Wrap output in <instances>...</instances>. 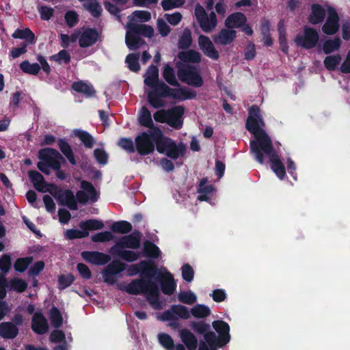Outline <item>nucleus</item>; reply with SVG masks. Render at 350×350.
Returning a JSON list of instances; mask_svg holds the SVG:
<instances>
[{"mask_svg":"<svg viewBox=\"0 0 350 350\" xmlns=\"http://www.w3.org/2000/svg\"><path fill=\"white\" fill-rule=\"evenodd\" d=\"M246 129L254 136L250 142L251 152L255 159L260 164L265 159H269L271 168L276 176L282 180L286 176L283 163L275 154L271 140L265 131V122L259 107L252 106L249 109Z\"/></svg>","mask_w":350,"mask_h":350,"instance_id":"f257e3e1","label":"nucleus"},{"mask_svg":"<svg viewBox=\"0 0 350 350\" xmlns=\"http://www.w3.org/2000/svg\"><path fill=\"white\" fill-rule=\"evenodd\" d=\"M120 288L129 294H144L154 309L162 308V303L159 299L158 286L150 279L135 280L128 284L120 285Z\"/></svg>","mask_w":350,"mask_h":350,"instance_id":"f03ea898","label":"nucleus"},{"mask_svg":"<svg viewBox=\"0 0 350 350\" xmlns=\"http://www.w3.org/2000/svg\"><path fill=\"white\" fill-rule=\"evenodd\" d=\"M29 177L33 185V187L40 191L49 192L55 198H58L60 202L68 206L71 209H76L77 206L74 199L73 193L70 191H61L57 194L56 187L53 185H46L44 181L43 176L38 172L30 171Z\"/></svg>","mask_w":350,"mask_h":350,"instance_id":"7ed1b4c3","label":"nucleus"},{"mask_svg":"<svg viewBox=\"0 0 350 350\" xmlns=\"http://www.w3.org/2000/svg\"><path fill=\"white\" fill-rule=\"evenodd\" d=\"M151 18V14L149 12L145 10H138L134 12L129 17V23L127 24L128 30L126 34V44L130 50H135L139 49L145 44L144 40L138 39L136 42H134L135 38V27L139 25L138 23L148 21Z\"/></svg>","mask_w":350,"mask_h":350,"instance_id":"20e7f679","label":"nucleus"},{"mask_svg":"<svg viewBox=\"0 0 350 350\" xmlns=\"http://www.w3.org/2000/svg\"><path fill=\"white\" fill-rule=\"evenodd\" d=\"M159 70L154 66H150L144 75V83L151 90H146L150 104L154 108H159L164 105V102L157 94L159 90L157 87L162 82H159Z\"/></svg>","mask_w":350,"mask_h":350,"instance_id":"39448f33","label":"nucleus"},{"mask_svg":"<svg viewBox=\"0 0 350 350\" xmlns=\"http://www.w3.org/2000/svg\"><path fill=\"white\" fill-rule=\"evenodd\" d=\"M40 161L38 163V167L42 172L49 174L50 170H57L61 163L64 161V158L55 150L52 148H44L39 151Z\"/></svg>","mask_w":350,"mask_h":350,"instance_id":"423d86ee","label":"nucleus"},{"mask_svg":"<svg viewBox=\"0 0 350 350\" xmlns=\"http://www.w3.org/2000/svg\"><path fill=\"white\" fill-rule=\"evenodd\" d=\"M161 131L154 129L149 133H142L135 138L136 150L140 154H148L154 148V144L157 148V142L161 138Z\"/></svg>","mask_w":350,"mask_h":350,"instance_id":"0eeeda50","label":"nucleus"},{"mask_svg":"<svg viewBox=\"0 0 350 350\" xmlns=\"http://www.w3.org/2000/svg\"><path fill=\"white\" fill-rule=\"evenodd\" d=\"M319 39V33L315 28L305 25L295 36L293 42L297 46L309 50L318 45Z\"/></svg>","mask_w":350,"mask_h":350,"instance_id":"6e6552de","label":"nucleus"},{"mask_svg":"<svg viewBox=\"0 0 350 350\" xmlns=\"http://www.w3.org/2000/svg\"><path fill=\"white\" fill-rule=\"evenodd\" d=\"M184 111L183 107L177 106L167 111H157L154 114V118L157 122H165L171 126L180 128L183 124L182 116Z\"/></svg>","mask_w":350,"mask_h":350,"instance_id":"1a4fd4ad","label":"nucleus"},{"mask_svg":"<svg viewBox=\"0 0 350 350\" xmlns=\"http://www.w3.org/2000/svg\"><path fill=\"white\" fill-rule=\"evenodd\" d=\"M157 151L171 159H176L184 155L185 146L183 143L176 144L170 138L163 137L161 134V138L157 142Z\"/></svg>","mask_w":350,"mask_h":350,"instance_id":"9d476101","label":"nucleus"},{"mask_svg":"<svg viewBox=\"0 0 350 350\" xmlns=\"http://www.w3.org/2000/svg\"><path fill=\"white\" fill-rule=\"evenodd\" d=\"M195 16L200 28L204 32H211L216 28L217 19L214 12L208 14L202 5H197L195 8Z\"/></svg>","mask_w":350,"mask_h":350,"instance_id":"9b49d317","label":"nucleus"},{"mask_svg":"<svg viewBox=\"0 0 350 350\" xmlns=\"http://www.w3.org/2000/svg\"><path fill=\"white\" fill-rule=\"evenodd\" d=\"M157 88L159 90L160 97H171L182 100L193 98L196 95V92L190 89L170 88L164 83L159 84Z\"/></svg>","mask_w":350,"mask_h":350,"instance_id":"f8f14e48","label":"nucleus"},{"mask_svg":"<svg viewBox=\"0 0 350 350\" xmlns=\"http://www.w3.org/2000/svg\"><path fill=\"white\" fill-rule=\"evenodd\" d=\"M189 317L190 311L183 305H174L167 311L157 315V319L162 321L177 319H188Z\"/></svg>","mask_w":350,"mask_h":350,"instance_id":"ddd939ff","label":"nucleus"},{"mask_svg":"<svg viewBox=\"0 0 350 350\" xmlns=\"http://www.w3.org/2000/svg\"><path fill=\"white\" fill-rule=\"evenodd\" d=\"M327 16L322 26V31L326 35H334L339 29V16L336 10L330 5L326 6Z\"/></svg>","mask_w":350,"mask_h":350,"instance_id":"4468645a","label":"nucleus"},{"mask_svg":"<svg viewBox=\"0 0 350 350\" xmlns=\"http://www.w3.org/2000/svg\"><path fill=\"white\" fill-rule=\"evenodd\" d=\"M212 326L218 334L216 340L218 347H221L229 342L230 340V326L227 323L224 321L216 320L213 321Z\"/></svg>","mask_w":350,"mask_h":350,"instance_id":"2eb2a0df","label":"nucleus"},{"mask_svg":"<svg viewBox=\"0 0 350 350\" xmlns=\"http://www.w3.org/2000/svg\"><path fill=\"white\" fill-rule=\"evenodd\" d=\"M327 4L323 6L317 3H312L310 6V12L308 17V22L313 25L322 23L327 12Z\"/></svg>","mask_w":350,"mask_h":350,"instance_id":"dca6fc26","label":"nucleus"},{"mask_svg":"<svg viewBox=\"0 0 350 350\" xmlns=\"http://www.w3.org/2000/svg\"><path fill=\"white\" fill-rule=\"evenodd\" d=\"M198 43L199 48L205 55L213 59H217L219 57V53L209 38L200 35L198 37Z\"/></svg>","mask_w":350,"mask_h":350,"instance_id":"f3484780","label":"nucleus"},{"mask_svg":"<svg viewBox=\"0 0 350 350\" xmlns=\"http://www.w3.org/2000/svg\"><path fill=\"white\" fill-rule=\"evenodd\" d=\"M80 202H94L97 199V193L93 186L88 182L81 183V189L77 193Z\"/></svg>","mask_w":350,"mask_h":350,"instance_id":"a211bd4d","label":"nucleus"},{"mask_svg":"<svg viewBox=\"0 0 350 350\" xmlns=\"http://www.w3.org/2000/svg\"><path fill=\"white\" fill-rule=\"evenodd\" d=\"M141 238L142 235L140 233L134 232L132 234L123 237L113 246H118V249H136L140 245Z\"/></svg>","mask_w":350,"mask_h":350,"instance_id":"6ab92c4d","label":"nucleus"},{"mask_svg":"<svg viewBox=\"0 0 350 350\" xmlns=\"http://www.w3.org/2000/svg\"><path fill=\"white\" fill-rule=\"evenodd\" d=\"M160 273L162 275L161 282L162 292L168 295L173 294L176 290V284L172 275L164 268L161 269Z\"/></svg>","mask_w":350,"mask_h":350,"instance_id":"aec40b11","label":"nucleus"},{"mask_svg":"<svg viewBox=\"0 0 350 350\" xmlns=\"http://www.w3.org/2000/svg\"><path fill=\"white\" fill-rule=\"evenodd\" d=\"M79 45L81 47H88L96 42L98 33L92 29H83L79 31Z\"/></svg>","mask_w":350,"mask_h":350,"instance_id":"412c9836","label":"nucleus"},{"mask_svg":"<svg viewBox=\"0 0 350 350\" xmlns=\"http://www.w3.org/2000/svg\"><path fill=\"white\" fill-rule=\"evenodd\" d=\"M178 78L183 82L193 86H201L202 85V79L200 75L196 72L185 71L180 67L178 71Z\"/></svg>","mask_w":350,"mask_h":350,"instance_id":"4be33fe9","label":"nucleus"},{"mask_svg":"<svg viewBox=\"0 0 350 350\" xmlns=\"http://www.w3.org/2000/svg\"><path fill=\"white\" fill-rule=\"evenodd\" d=\"M81 256L85 261L98 265H105L111 259L109 255L98 252H83Z\"/></svg>","mask_w":350,"mask_h":350,"instance_id":"5701e85b","label":"nucleus"},{"mask_svg":"<svg viewBox=\"0 0 350 350\" xmlns=\"http://www.w3.org/2000/svg\"><path fill=\"white\" fill-rule=\"evenodd\" d=\"M237 37V31L231 28L223 29L213 37L215 43L227 45L233 42Z\"/></svg>","mask_w":350,"mask_h":350,"instance_id":"b1692460","label":"nucleus"},{"mask_svg":"<svg viewBox=\"0 0 350 350\" xmlns=\"http://www.w3.org/2000/svg\"><path fill=\"white\" fill-rule=\"evenodd\" d=\"M247 17L240 12H234L230 14L225 20V26L228 28H240L247 23Z\"/></svg>","mask_w":350,"mask_h":350,"instance_id":"393cba45","label":"nucleus"},{"mask_svg":"<svg viewBox=\"0 0 350 350\" xmlns=\"http://www.w3.org/2000/svg\"><path fill=\"white\" fill-rule=\"evenodd\" d=\"M31 328L33 331L38 334H43L48 331V323L44 316L36 312L32 318Z\"/></svg>","mask_w":350,"mask_h":350,"instance_id":"a878e982","label":"nucleus"},{"mask_svg":"<svg viewBox=\"0 0 350 350\" xmlns=\"http://www.w3.org/2000/svg\"><path fill=\"white\" fill-rule=\"evenodd\" d=\"M110 253L112 255L119 256L128 262L135 261L141 256L140 252L131 250H125L124 249H118V246H113L110 250Z\"/></svg>","mask_w":350,"mask_h":350,"instance_id":"bb28decb","label":"nucleus"},{"mask_svg":"<svg viewBox=\"0 0 350 350\" xmlns=\"http://www.w3.org/2000/svg\"><path fill=\"white\" fill-rule=\"evenodd\" d=\"M207 179L201 180L198 188V200L200 201L209 200L215 193V189L211 185L207 184Z\"/></svg>","mask_w":350,"mask_h":350,"instance_id":"cd10ccee","label":"nucleus"},{"mask_svg":"<svg viewBox=\"0 0 350 350\" xmlns=\"http://www.w3.org/2000/svg\"><path fill=\"white\" fill-rule=\"evenodd\" d=\"M179 336L183 342L189 350H195L197 347L198 340L196 336L187 329H182Z\"/></svg>","mask_w":350,"mask_h":350,"instance_id":"c85d7f7f","label":"nucleus"},{"mask_svg":"<svg viewBox=\"0 0 350 350\" xmlns=\"http://www.w3.org/2000/svg\"><path fill=\"white\" fill-rule=\"evenodd\" d=\"M204 341L200 343L198 350H217L219 347L216 344L217 336L215 333L207 332L204 336Z\"/></svg>","mask_w":350,"mask_h":350,"instance_id":"c756f323","label":"nucleus"},{"mask_svg":"<svg viewBox=\"0 0 350 350\" xmlns=\"http://www.w3.org/2000/svg\"><path fill=\"white\" fill-rule=\"evenodd\" d=\"M18 332V328L12 323L5 322L0 324V336L4 338H14Z\"/></svg>","mask_w":350,"mask_h":350,"instance_id":"7c9ffc66","label":"nucleus"},{"mask_svg":"<svg viewBox=\"0 0 350 350\" xmlns=\"http://www.w3.org/2000/svg\"><path fill=\"white\" fill-rule=\"evenodd\" d=\"M178 57L183 62L198 63L201 61V55L196 50L181 51Z\"/></svg>","mask_w":350,"mask_h":350,"instance_id":"2f4dec72","label":"nucleus"},{"mask_svg":"<svg viewBox=\"0 0 350 350\" xmlns=\"http://www.w3.org/2000/svg\"><path fill=\"white\" fill-rule=\"evenodd\" d=\"M341 40L338 38H328L323 41L321 49L325 54H329L339 49Z\"/></svg>","mask_w":350,"mask_h":350,"instance_id":"473e14b6","label":"nucleus"},{"mask_svg":"<svg viewBox=\"0 0 350 350\" xmlns=\"http://www.w3.org/2000/svg\"><path fill=\"white\" fill-rule=\"evenodd\" d=\"M211 313V308L204 304H197L191 308L190 315L198 319H204L208 317Z\"/></svg>","mask_w":350,"mask_h":350,"instance_id":"72a5a7b5","label":"nucleus"},{"mask_svg":"<svg viewBox=\"0 0 350 350\" xmlns=\"http://www.w3.org/2000/svg\"><path fill=\"white\" fill-rule=\"evenodd\" d=\"M341 56L338 54L330 55L325 57L323 61L325 67L328 70H335L339 68L341 63Z\"/></svg>","mask_w":350,"mask_h":350,"instance_id":"f704fd0d","label":"nucleus"},{"mask_svg":"<svg viewBox=\"0 0 350 350\" xmlns=\"http://www.w3.org/2000/svg\"><path fill=\"white\" fill-rule=\"evenodd\" d=\"M135 38L134 42H136L138 39L142 40L140 36H144L148 38H151L154 34V29L146 25H139L135 27Z\"/></svg>","mask_w":350,"mask_h":350,"instance_id":"c9c22d12","label":"nucleus"},{"mask_svg":"<svg viewBox=\"0 0 350 350\" xmlns=\"http://www.w3.org/2000/svg\"><path fill=\"white\" fill-rule=\"evenodd\" d=\"M278 33H279V43L281 50L285 53L288 52V44L286 37V30L283 22H280L278 24Z\"/></svg>","mask_w":350,"mask_h":350,"instance_id":"e433bc0d","label":"nucleus"},{"mask_svg":"<svg viewBox=\"0 0 350 350\" xmlns=\"http://www.w3.org/2000/svg\"><path fill=\"white\" fill-rule=\"evenodd\" d=\"M72 135L78 137L85 146L88 148H92L93 146V137L86 131L76 129L72 131Z\"/></svg>","mask_w":350,"mask_h":350,"instance_id":"4c0bfd02","label":"nucleus"},{"mask_svg":"<svg viewBox=\"0 0 350 350\" xmlns=\"http://www.w3.org/2000/svg\"><path fill=\"white\" fill-rule=\"evenodd\" d=\"M177 297L180 302L187 305H192L195 304L198 299L196 294L190 290L180 291Z\"/></svg>","mask_w":350,"mask_h":350,"instance_id":"58836bf2","label":"nucleus"},{"mask_svg":"<svg viewBox=\"0 0 350 350\" xmlns=\"http://www.w3.org/2000/svg\"><path fill=\"white\" fill-rule=\"evenodd\" d=\"M80 228L83 230H87L89 233L90 230H96L102 229L104 227V224L102 221L98 219H88L81 221L79 224Z\"/></svg>","mask_w":350,"mask_h":350,"instance_id":"ea45409f","label":"nucleus"},{"mask_svg":"<svg viewBox=\"0 0 350 350\" xmlns=\"http://www.w3.org/2000/svg\"><path fill=\"white\" fill-rule=\"evenodd\" d=\"M72 88L76 92L83 93L88 96H92L95 92L93 87L90 84L83 81L74 83L72 84Z\"/></svg>","mask_w":350,"mask_h":350,"instance_id":"a19ab883","label":"nucleus"},{"mask_svg":"<svg viewBox=\"0 0 350 350\" xmlns=\"http://www.w3.org/2000/svg\"><path fill=\"white\" fill-rule=\"evenodd\" d=\"M27 287V283L21 278H13L8 284L9 291H14L18 293L23 292Z\"/></svg>","mask_w":350,"mask_h":350,"instance_id":"79ce46f5","label":"nucleus"},{"mask_svg":"<svg viewBox=\"0 0 350 350\" xmlns=\"http://www.w3.org/2000/svg\"><path fill=\"white\" fill-rule=\"evenodd\" d=\"M191 32L190 29L185 28L178 39V46L179 49H187L191 45Z\"/></svg>","mask_w":350,"mask_h":350,"instance_id":"37998d69","label":"nucleus"},{"mask_svg":"<svg viewBox=\"0 0 350 350\" xmlns=\"http://www.w3.org/2000/svg\"><path fill=\"white\" fill-rule=\"evenodd\" d=\"M12 36L15 38L25 39L31 44L35 41L34 34L28 28L16 30Z\"/></svg>","mask_w":350,"mask_h":350,"instance_id":"c03bdc74","label":"nucleus"},{"mask_svg":"<svg viewBox=\"0 0 350 350\" xmlns=\"http://www.w3.org/2000/svg\"><path fill=\"white\" fill-rule=\"evenodd\" d=\"M139 121L141 124L146 126L151 127L153 124L150 112L148 109L143 107L139 113Z\"/></svg>","mask_w":350,"mask_h":350,"instance_id":"a18cd8bd","label":"nucleus"},{"mask_svg":"<svg viewBox=\"0 0 350 350\" xmlns=\"http://www.w3.org/2000/svg\"><path fill=\"white\" fill-rule=\"evenodd\" d=\"M20 68L23 72L30 75H36L40 70L39 64L36 63L31 64L28 61L22 62Z\"/></svg>","mask_w":350,"mask_h":350,"instance_id":"49530a36","label":"nucleus"},{"mask_svg":"<svg viewBox=\"0 0 350 350\" xmlns=\"http://www.w3.org/2000/svg\"><path fill=\"white\" fill-rule=\"evenodd\" d=\"M163 77L165 80L172 85L178 84L173 68L168 64L165 65L163 70Z\"/></svg>","mask_w":350,"mask_h":350,"instance_id":"de8ad7c7","label":"nucleus"},{"mask_svg":"<svg viewBox=\"0 0 350 350\" xmlns=\"http://www.w3.org/2000/svg\"><path fill=\"white\" fill-rule=\"evenodd\" d=\"M111 229L114 232L124 234L131 230V225L125 221H117L112 224Z\"/></svg>","mask_w":350,"mask_h":350,"instance_id":"09e8293b","label":"nucleus"},{"mask_svg":"<svg viewBox=\"0 0 350 350\" xmlns=\"http://www.w3.org/2000/svg\"><path fill=\"white\" fill-rule=\"evenodd\" d=\"M158 340L162 347L167 350L172 349L174 347V340L172 338L167 334L160 333L158 334Z\"/></svg>","mask_w":350,"mask_h":350,"instance_id":"8fccbe9b","label":"nucleus"},{"mask_svg":"<svg viewBox=\"0 0 350 350\" xmlns=\"http://www.w3.org/2000/svg\"><path fill=\"white\" fill-rule=\"evenodd\" d=\"M58 145L61 151L64 154V155L67 157L69 161L72 164H75V160L74 158V155L71 150V148L68 144L64 140H59L58 142Z\"/></svg>","mask_w":350,"mask_h":350,"instance_id":"3c124183","label":"nucleus"},{"mask_svg":"<svg viewBox=\"0 0 350 350\" xmlns=\"http://www.w3.org/2000/svg\"><path fill=\"white\" fill-rule=\"evenodd\" d=\"M144 250L145 254L152 258H157L160 255V250L154 244L146 241L144 243Z\"/></svg>","mask_w":350,"mask_h":350,"instance_id":"603ef678","label":"nucleus"},{"mask_svg":"<svg viewBox=\"0 0 350 350\" xmlns=\"http://www.w3.org/2000/svg\"><path fill=\"white\" fill-rule=\"evenodd\" d=\"M61 40L62 46L68 47L70 44L75 42L77 40H79V31L71 35L62 34Z\"/></svg>","mask_w":350,"mask_h":350,"instance_id":"864d4df0","label":"nucleus"},{"mask_svg":"<svg viewBox=\"0 0 350 350\" xmlns=\"http://www.w3.org/2000/svg\"><path fill=\"white\" fill-rule=\"evenodd\" d=\"M50 319L53 326L55 327H59L63 323V319L58 310L55 308L51 309Z\"/></svg>","mask_w":350,"mask_h":350,"instance_id":"5fc2aeb1","label":"nucleus"},{"mask_svg":"<svg viewBox=\"0 0 350 350\" xmlns=\"http://www.w3.org/2000/svg\"><path fill=\"white\" fill-rule=\"evenodd\" d=\"M84 5L93 16H98L100 15L102 8L96 0H92L88 3H85Z\"/></svg>","mask_w":350,"mask_h":350,"instance_id":"6e6d98bb","label":"nucleus"},{"mask_svg":"<svg viewBox=\"0 0 350 350\" xmlns=\"http://www.w3.org/2000/svg\"><path fill=\"white\" fill-rule=\"evenodd\" d=\"M126 62L131 70L137 72L139 70L138 57L136 55L129 54L126 58Z\"/></svg>","mask_w":350,"mask_h":350,"instance_id":"4d7b16f0","label":"nucleus"},{"mask_svg":"<svg viewBox=\"0 0 350 350\" xmlns=\"http://www.w3.org/2000/svg\"><path fill=\"white\" fill-rule=\"evenodd\" d=\"M164 18L172 25L176 26L182 21L183 16L178 12L172 14H165Z\"/></svg>","mask_w":350,"mask_h":350,"instance_id":"13d9d810","label":"nucleus"},{"mask_svg":"<svg viewBox=\"0 0 350 350\" xmlns=\"http://www.w3.org/2000/svg\"><path fill=\"white\" fill-rule=\"evenodd\" d=\"M185 3V0H163L161 5L165 10H170L175 8L181 6Z\"/></svg>","mask_w":350,"mask_h":350,"instance_id":"bf43d9fd","label":"nucleus"},{"mask_svg":"<svg viewBox=\"0 0 350 350\" xmlns=\"http://www.w3.org/2000/svg\"><path fill=\"white\" fill-rule=\"evenodd\" d=\"M65 235L68 239H78L87 237L88 235V232H87V230H83V229L80 228L79 230H66L65 232Z\"/></svg>","mask_w":350,"mask_h":350,"instance_id":"052dcab7","label":"nucleus"},{"mask_svg":"<svg viewBox=\"0 0 350 350\" xmlns=\"http://www.w3.org/2000/svg\"><path fill=\"white\" fill-rule=\"evenodd\" d=\"M113 239V234L110 232L105 231L97 233L92 237L94 242H105Z\"/></svg>","mask_w":350,"mask_h":350,"instance_id":"680f3d73","label":"nucleus"},{"mask_svg":"<svg viewBox=\"0 0 350 350\" xmlns=\"http://www.w3.org/2000/svg\"><path fill=\"white\" fill-rule=\"evenodd\" d=\"M149 266V262L147 261H142L137 265H132L129 269V272L130 275H135L138 273L140 271H145L148 269Z\"/></svg>","mask_w":350,"mask_h":350,"instance_id":"e2e57ef3","label":"nucleus"},{"mask_svg":"<svg viewBox=\"0 0 350 350\" xmlns=\"http://www.w3.org/2000/svg\"><path fill=\"white\" fill-rule=\"evenodd\" d=\"M102 275L103 280L105 282L109 284H113L116 282V275L111 269H109V267L107 266V268L102 272Z\"/></svg>","mask_w":350,"mask_h":350,"instance_id":"0e129e2a","label":"nucleus"},{"mask_svg":"<svg viewBox=\"0 0 350 350\" xmlns=\"http://www.w3.org/2000/svg\"><path fill=\"white\" fill-rule=\"evenodd\" d=\"M51 59L59 64L68 63L70 61V57L68 51L62 50L57 54L51 57Z\"/></svg>","mask_w":350,"mask_h":350,"instance_id":"69168bd1","label":"nucleus"},{"mask_svg":"<svg viewBox=\"0 0 350 350\" xmlns=\"http://www.w3.org/2000/svg\"><path fill=\"white\" fill-rule=\"evenodd\" d=\"M157 28L159 33L162 36H167L170 32V27L165 22L164 19L159 18L157 20Z\"/></svg>","mask_w":350,"mask_h":350,"instance_id":"338daca9","label":"nucleus"},{"mask_svg":"<svg viewBox=\"0 0 350 350\" xmlns=\"http://www.w3.org/2000/svg\"><path fill=\"white\" fill-rule=\"evenodd\" d=\"M31 259L29 258H20L17 260L14 264V267L16 271H24L31 263Z\"/></svg>","mask_w":350,"mask_h":350,"instance_id":"774afa93","label":"nucleus"}]
</instances>
